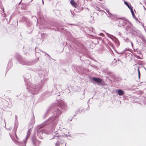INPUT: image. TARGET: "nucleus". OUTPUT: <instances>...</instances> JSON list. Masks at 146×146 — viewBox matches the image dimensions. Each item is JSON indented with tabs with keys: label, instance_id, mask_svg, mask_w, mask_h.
Masks as SVG:
<instances>
[{
	"label": "nucleus",
	"instance_id": "obj_17",
	"mask_svg": "<svg viewBox=\"0 0 146 146\" xmlns=\"http://www.w3.org/2000/svg\"><path fill=\"white\" fill-rule=\"evenodd\" d=\"M33 144L34 145L35 144V143H34V142H33Z\"/></svg>",
	"mask_w": 146,
	"mask_h": 146
},
{
	"label": "nucleus",
	"instance_id": "obj_7",
	"mask_svg": "<svg viewBox=\"0 0 146 146\" xmlns=\"http://www.w3.org/2000/svg\"><path fill=\"white\" fill-rule=\"evenodd\" d=\"M124 3L130 9V6H129V4L127 3V2L126 1H124Z\"/></svg>",
	"mask_w": 146,
	"mask_h": 146
},
{
	"label": "nucleus",
	"instance_id": "obj_18",
	"mask_svg": "<svg viewBox=\"0 0 146 146\" xmlns=\"http://www.w3.org/2000/svg\"><path fill=\"white\" fill-rule=\"evenodd\" d=\"M60 103H62V102H61Z\"/></svg>",
	"mask_w": 146,
	"mask_h": 146
},
{
	"label": "nucleus",
	"instance_id": "obj_14",
	"mask_svg": "<svg viewBox=\"0 0 146 146\" xmlns=\"http://www.w3.org/2000/svg\"><path fill=\"white\" fill-rule=\"evenodd\" d=\"M35 121H34V120H33V123H34V122Z\"/></svg>",
	"mask_w": 146,
	"mask_h": 146
},
{
	"label": "nucleus",
	"instance_id": "obj_5",
	"mask_svg": "<svg viewBox=\"0 0 146 146\" xmlns=\"http://www.w3.org/2000/svg\"><path fill=\"white\" fill-rule=\"evenodd\" d=\"M31 129H29V130H28V132L27 133V136L26 137L25 141H26L27 140V139L30 136V132H31Z\"/></svg>",
	"mask_w": 146,
	"mask_h": 146
},
{
	"label": "nucleus",
	"instance_id": "obj_1",
	"mask_svg": "<svg viewBox=\"0 0 146 146\" xmlns=\"http://www.w3.org/2000/svg\"><path fill=\"white\" fill-rule=\"evenodd\" d=\"M52 135H53V137L52 138H50V139H51L53 138L57 139L59 136L58 133H55V132L52 133Z\"/></svg>",
	"mask_w": 146,
	"mask_h": 146
},
{
	"label": "nucleus",
	"instance_id": "obj_6",
	"mask_svg": "<svg viewBox=\"0 0 146 146\" xmlns=\"http://www.w3.org/2000/svg\"><path fill=\"white\" fill-rule=\"evenodd\" d=\"M46 133V131L44 130H42V131L40 132V134H42V135L43 133Z\"/></svg>",
	"mask_w": 146,
	"mask_h": 146
},
{
	"label": "nucleus",
	"instance_id": "obj_12",
	"mask_svg": "<svg viewBox=\"0 0 146 146\" xmlns=\"http://www.w3.org/2000/svg\"><path fill=\"white\" fill-rule=\"evenodd\" d=\"M106 34L107 35V36H108V37L110 38V35L108 33H106Z\"/></svg>",
	"mask_w": 146,
	"mask_h": 146
},
{
	"label": "nucleus",
	"instance_id": "obj_11",
	"mask_svg": "<svg viewBox=\"0 0 146 146\" xmlns=\"http://www.w3.org/2000/svg\"><path fill=\"white\" fill-rule=\"evenodd\" d=\"M106 11H107V12L108 13V14L109 15H111V13H110V12H109V11L108 10H106Z\"/></svg>",
	"mask_w": 146,
	"mask_h": 146
},
{
	"label": "nucleus",
	"instance_id": "obj_10",
	"mask_svg": "<svg viewBox=\"0 0 146 146\" xmlns=\"http://www.w3.org/2000/svg\"><path fill=\"white\" fill-rule=\"evenodd\" d=\"M130 10H131V13H132V14L133 15L134 14V13H133V10L131 8V6H130Z\"/></svg>",
	"mask_w": 146,
	"mask_h": 146
},
{
	"label": "nucleus",
	"instance_id": "obj_2",
	"mask_svg": "<svg viewBox=\"0 0 146 146\" xmlns=\"http://www.w3.org/2000/svg\"><path fill=\"white\" fill-rule=\"evenodd\" d=\"M70 3L71 5L74 7H76L77 6L76 3L74 0H71L70 1Z\"/></svg>",
	"mask_w": 146,
	"mask_h": 146
},
{
	"label": "nucleus",
	"instance_id": "obj_13",
	"mask_svg": "<svg viewBox=\"0 0 146 146\" xmlns=\"http://www.w3.org/2000/svg\"><path fill=\"white\" fill-rule=\"evenodd\" d=\"M42 3H43V1L42 0Z\"/></svg>",
	"mask_w": 146,
	"mask_h": 146
},
{
	"label": "nucleus",
	"instance_id": "obj_9",
	"mask_svg": "<svg viewBox=\"0 0 146 146\" xmlns=\"http://www.w3.org/2000/svg\"><path fill=\"white\" fill-rule=\"evenodd\" d=\"M130 10H131V13H132V14L133 15L134 14V13H133V10L131 8V6H130Z\"/></svg>",
	"mask_w": 146,
	"mask_h": 146
},
{
	"label": "nucleus",
	"instance_id": "obj_4",
	"mask_svg": "<svg viewBox=\"0 0 146 146\" xmlns=\"http://www.w3.org/2000/svg\"><path fill=\"white\" fill-rule=\"evenodd\" d=\"M117 92L119 95L120 96L122 95L124 93L123 91L122 90L120 89L118 90H117Z\"/></svg>",
	"mask_w": 146,
	"mask_h": 146
},
{
	"label": "nucleus",
	"instance_id": "obj_8",
	"mask_svg": "<svg viewBox=\"0 0 146 146\" xmlns=\"http://www.w3.org/2000/svg\"><path fill=\"white\" fill-rule=\"evenodd\" d=\"M138 73L139 78H140V72H139V69H138Z\"/></svg>",
	"mask_w": 146,
	"mask_h": 146
},
{
	"label": "nucleus",
	"instance_id": "obj_3",
	"mask_svg": "<svg viewBox=\"0 0 146 146\" xmlns=\"http://www.w3.org/2000/svg\"><path fill=\"white\" fill-rule=\"evenodd\" d=\"M93 79L94 81L98 83H100L102 82L101 80L99 78L94 77L93 78Z\"/></svg>",
	"mask_w": 146,
	"mask_h": 146
},
{
	"label": "nucleus",
	"instance_id": "obj_15",
	"mask_svg": "<svg viewBox=\"0 0 146 146\" xmlns=\"http://www.w3.org/2000/svg\"><path fill=\"white\" fill-rule=\"evenodd\" d=\"M16 135V137L17 138V135Z\"/></svg>",
	"mask_w": 146,
	"mask_h": 146
},
{
	"label": "nucleus",
	"instance_id": "obj_16",
	"mask_svg": "<svg viewBox=\"0 0 146 146\" xmlns=\"http://www.w3.org/2000/svg\"><path fill=\"white\" fill-rule=\"evenodd\" d=\"M131 44H132V46H133V44H132V43H131Z\"/></svg>",
	"mask_w": 146,
	"mask_h": 146
}]
</instances>
